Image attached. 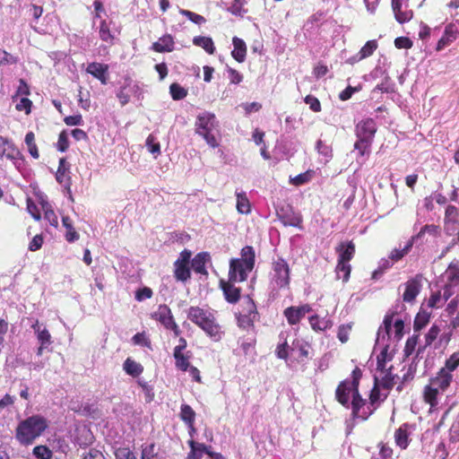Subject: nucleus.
Returning a JSON list of instances; mask_svg holds the SVG:
<instances>
[{
	"instance_id": "nucleus-1",
	"label": "nucleus",
	"mask_w": 459,
	"mask_h": 459,
	"mask_svg": "<svg viewBox=\"0 0 459 459\" xmlns=\"http://www.w3.org/2000/svg\"><path fill=\"white\" fill-rule=\"evenodd\" d=\"M48 428V420L40 414H33L21 420L15 429V438L23 446H30Z\"/></svg>"
},
{
	"instance_id": "nucleus-2",
	"label": "nucleus",
	"mask_w": 459,
	"mask_h": 459,
	"mask_svg": "<svg viewBox=\"0 0 459 459\" xmlns=\"http://www.w3.org/2000/svg\"><path fill=\"white\" fill-rule=\"evenodd\" d=\"M351 379H344L339 383L335 390V399L345 408H350L351 398L355 394V384L357 389L359 387V382L362 377V370L356 367L351 372Z\"/></svg>"
},
{
	"instance_id": "nucleus-3",
	"label": "nucleus",
	"mask_w": 459,
	"mask_h": 459,
	"mask_svg": "<svg viewBox=\"0 0 459 459\" xmlns=\"http://www.w3.org/2000/svg\"><path fill=\"white\" fill-rule=\"evenodd\" d=\"M273 281L279 289L289 288L290 283V269L282 257H278L272 263Z\"/></svg>"
},
{
	"instance_id": "nucleus-4",
	"label": "nucleus",
	"mask_w": 459,
	"mask_h": 459,
	"mask_svg": "<svg viewBox=\"0 0 459 459\" xmlns=\"http://www.w3.org/2000/svg\"><path fill=\"white\" fill-rule=\"evenodd\" d=\"M444 276L446 283L443 288L445 300H448L455 293H459V262H452L446 268Z\"/></svg>"
},
{
	"instance_id": "nucleus-5",
	"label": "nucleus",
	"mask_w": 459,
	"mask_h": 459,
	"mask_svg": "<svg viewBox=\"0 0 459 459\" xmlns=\"http://www.w3.org/2000/svg\"><path fill=\"white\" fill-rule=\"evenodd\" d=\"M354 385L355 394L350 402L351 416L353 419L367 420L374 413V408L370 407L369 402L362 397L359 389H357V383Z\"/></svg>"
},
{
	"instance_id": "nucleus-6",
	"label": "nucleus",
	"mask_w": 459,
	"mask_h": 459,
	"mask_svg": "<svg viewBox=\"0 0 459 459\" xmlns=\"http://www.w3.org/2000/svg\"><path fill=\"white\" fill-rule=\"evenodd\" d=\"M246 308L244 314H239L237 317V323L238 327L242 329H250L254 328L255 321L257 316V308L254 299L247 295L245 298Z\"/></svg>"
},
{
	"instance_id": "nucleus-7",
	"label": "nucleus",
	"mask_w": 459,
	"mask_h": 459,
	"mask_svg": "<svg viewBox=\"0 0 459 459\" xmlns=\"http://www.w3.org/2000/svg\"><path fill=\"white\" fill-rule=\"evenodd\" d=\"M421 280L422 275L417 274L403 283L404 291L402 295V299L404 303L413 304L415 302L422 287Z\"/></svg>"
},
{
	"instance_id": "nucleus-8",
	"label": "nucleus",
	"mask_w": 459,
	"mask_h": 459,
	"mask_svg": "<svg viewBox=\"0 0 459 459\" xmlns=\"http://www.w3.org/2000/svg\"><path fill=\"white\" fill-rule=\"evenodd\" d=\"M277 216L279 221L286 227L290 226L299 230L303 229L302 215L299 212H294L292 207L290 205L277 211Z\"/></svg>"
},
{
	"instance_id": "nucleus-9",
	"label": "nucleus",
	"mask_w": 459,
	"mask_h": 459,
	"mask_svg": "<svg viewBox=\"0 0 459 459\" xmlns=\"http://www.w3.org/2000/svg\"><path fill=\"white\" fill-rule=\"evenodd\" d=\"M377 126L373 118H365L359 121L355 126L356 137L361 140L373 142Z\"/></svg>"
},
{
	"instance_id": "nucleus-10",
	"label": "nucleus",
	"mask_w": 459,
	"mask_h": 459,
	"mask_svg": "<svg viewBox=\"0 0 459 459\" xmlns=\"http://www.w3.org/2000/svg\"><path fill=\"white\" fill-rule=\"evenodd\" d=\"M312 307L309 304H304L301 306H290L283 310V316H285L290 325H295L300 323L305 317L306 314L309 313Z\"/></svg>"
},
{
	"instance_id": "nucleus-11",
	"label": "nucleus",
	"mask_w": 459,
	"mask_h": 459,
	"mask_svg": "<svg viewBox=\"0 0 459 459\" xmlns=\"http://www.w3.org/2000/svg\"><path fill=\"white\" fill-rule=\"evenodd\" d=\"M459 37V20L450 22L445 27L444 33L438 40L436 50L440 51L450 46Z\"/></svg>"
},
{
	"instance_id": "nucleus-12",
	"label": "nucleus",
	"mask_w": 459,
	"mask_h": 459,
	"mask_svg": "<svg viewBox=\"0 0 459 459\" xmlns=\"http://www.w3.org/2000/svg\"><path fill=\"white\" fill-rule=\"evenodd\" d=\"M200 329H202L212 341L216 342H221L225 335L223 327L219 324L215 314L211 316L207 323L204 324Z\"/></svg>"
},
{
	"instance_id": "nucleus-13",
	"label": "nucleus",
	"mask_w": 459,
	"mask_h": 459,
	"mask_svg": "<svg viewBox=\"0 0 459 459\" xmlns=\"http://www.w3.org/2000/svg\"><path fill=\"white\" fill-rule=\"evenodd\" d=\"M215 312L210 308L191 306L187 310V318L196 326L201 328L204 324L207 323V320L210 319L211 316H213Z\"/></svg>"
},
{
	"instance_id": "nucleus-14",
	"label": "nucleus",
	"mask_w": 459,
	"mask_h": 459,
	"mask_svg": "<svg viewBox=\"0 0 459 459\" xmlns=\"http://www.w3.org/2000/svg\"><path fill=\"white\" fill-rule=\"evenodd\" d=\"M247 264L240 262L238 258H233L230 263L229 279L231 281H244L247 278V273L253 269L247 267Z\"/></svg>"
},
{
	"instance_id": "nucleus-15",
	"label": "nucleus",
	"mask_w": 459,
	"mask_h": 459,
	"mask_svg": "<svg viewBox=\"0 0 459 459\" xmlns=\"http://www.w3.org/2000/svg\"><path fill=\"white\" fill-rule=\"evenodd\" d=\"M236 281L221 280L220 288L223 292L224 298L227 302L236 304L239 301L241 297V289L235 286Z\"/></svg>"
},
{
	"instance_id": "nucleus-16",
	"label": "nucleus",
	"mask_w": 459,
	"mask_h": 459,
	"mask_svg": "<svg viewBox=\"0 0 459 459\" xmlns=\"http://www.w3.org/2000/svg\"><path fill=\"white\" fill-rule=\"evenodd\" d=\"M108 70L109 66L108 64L91 62L89 63L86 67V73L92 75L94 78L99 80L101 84L106 85L108 81Z\"/></svg>"
},
{
	"instance_id": "nucleus-17",
	"label": "nucleus",
	"mask_w": 459,
	"mask_h": 459,
	"mask_svg": "<svg viewBox=\"0 0 459 459\" xmlns=\"http://www.w3.org/2000/svg\"><path fill=\"white\" fill-rule=\"evenodd\" d=\"M56 181L62 185L65 189L70 191L72 179L70 177V166L65 158L59 160L58 168L56 173Z\"/></svg>"
},
{
	"instance_id": "nucleus-18",
	"label": "nucleus",
	"mask_w": 459,
	"mask_h": 459,
	"mask_svg": "<svg viewBox=\"0 0 459 459\" xmlns=\"http://www.w3.org/2000/svg\"><path fill=\"white\" fill-rule=\"evenodd\" d=\"M21 157V152L13 143L0 135V160L4 158L15 160Z\"/></svg>"
},
{
	"instance_id": "nucleus-19",
	"label": "nucleus",
	"mask_w": 459,
	"mask_h": 459,
	"mask_svg": "<svg viewBox=\"0 0 459 459\" xmlns=\"http://www.w3.org/2000/svg\"><path fill=\"white\" fill-rule=\"evenodd\" d=\"M152 317L159 321L167 330L176 322L171 309L166 304L160 305L157 311L152 315Z\"/></svg>"
},
{
	"instance_id": "nucleus-20",
	"label": "nucleus",
	"mask_w": 459,
	"mask_h": 459,
	"mask_svg": "<svg viewBox=\"0 0 459 459\" xmlns=\"http://www.w3.org/2000/svg\"><path fill=\"white\" fill-rule=\"evenodd\" d=\"M452 381V375L446 369L441 368L437 376L429 380V385L441 393L446 390Z\"/></svg>"
},
{
	"instance_id": "nucleus-21",
	"label": "nucleus",
	"mask_w": 459,
	"mask_h": 459,
	"mask_svg": "<svg viewBox=\"0 0 459 459\" xmlns=\"http://www.w3.org/2000/svg\"><path fill=\"white\" fill-rule=\"evenodd\" d=\"M380 389L381 387H379L378 385V378L375 377L374 385L368 395V402L370 403V407L374 408V412L377 410L380 404L386 400L389 394L388 393L382 394Z\"/></svg>"
},
{
	"instance_id": "nucleus-22",
	"label": "nucleus",
	"mask_w": 459,
	"mask_h": 459,
	"mask_svg": "<svg viewBox=\"0 0 459 459\" xmlns=\"http://www.w3.org/2000/svg\"><path fill=\"white\" fill-rule=\"evenodd\" d=\"M335 251L338 254L337 262L349 263L355 255V245L352 241L341 242Z\"/></svg>"
},
{
	"instance_id": "nucleus-23",
	"label": "nucleus",
	"mask_w": 459,
	"mask_h": 459,
	"mask_svg": "<svg viewBox=\"0 0 459 459\" xmlns=\"http://www.w3.org/2000/svg\"><path fill=\"white\" fill-rule=\"evenodd\" d=\"M174 46L173 37L170 34H166L152 43V49L158 53L171 52L174 50Z\"/></svg>"
},
{
	"instance_id": "nucleus-24",
	"label": "nucleus",
	"mask_w": 459,
	"mask_h": 459,
	"mask_svg": "<svg viewBox=\"0 0 459 459\" xmlns=\"http://www.w3.org/2000/svg\"><path fill=\"white\" fill-rule=\"evenodd\" d=\"M402 1L403 0H392V9L394 13L395 20L399 23L407 22L413 16L411 10H409L408 8H405V10L402 9Z\"/></svg>"
},
{
	"instance_id": "nucleus-25",
	"label": "nucleus",
	"mask_w": 459,
	"mask_h": 459,
	"mask_svg": "<svg viewBox=\"0 0 459 459\" xmlns=\"http://www.w3.org/2000/svg\"><path fill=\"white\" fill-rule=\"evenodd\" d=\"M409 425L404 423L401 425L394 432V442L401 449H406L410 444Z\"/></svg>"
},
{
	"instance_id": "nucleus-26",
	"label": "nucleus",
	"mask_w": 459,
	"mask_h": 459,
	"mask_svg": "<svg viewBox=\"0 0 459 459\" xmlns=\"http://www.w3.org/2000/svg\"><path fill=\"white\" fill-rule=\"evenodd\" d=\"M233 50L231 52L232 57L238 63H243L247 56V45L242 39L234 37L232 39Z\"/></svg>"
},
{
	"instance_id": "nucleus-27",
	"label": "nucleus",
	"mask_w": 459,
	"mask_h": 459,
	"mask_svg": "<svg viewBox=\"0 0 459 459\" xmlns=\"http://www.w3.org/2000/svg\"><path fill=\"white\" fill-rule=\"evenodd\" d=\"M311 328L315 332H324L332 328L333 321L325 317L321 318L318 315H313L308 317Z\"/></svg>"
},
{
	"instance_id": "nucleus-28",
	"label": "nucleus",
	"mask_w": 459,
	"mask_h": 459,
	"mask_svg": "<svg viewBox=\"0 0 459 459\" xmlns=\"http://www.w3.org/2000/svg\"><path fill=\"white\" fill-rule=\"evenodd\" d=\"M210 261V255L207 252L198 253L192 260V267L197 273L207 274L206 263Z\"/></svg>"
},
{
	"instance_id": "nucleus-29",
	"label": "nucleus",
	"mask_w": 459,
	"mask_h": 459,
	"mask_svg": "<svg viewBox=\"0 0 459 459\" xmlns=\"http://www.w3.org/2000/svg\"><path fill=\"white\" fill-rule=\"evenodd\" d=\"M440 328L437 325H433L428 331V333L425 334V344L423 346H419L416 351L415 358L419 357L420 353H422L425 349L429 346H430L434 341L437 340L440 333Z\"/></svg>"
},
{
	"instance_id": "nucleus-30",
	"label": "nucleus",
	"mask_w": 459,
	"mask_h": 459,
	"mask_svg": "<svg viewBox=\"0 0 459 459\" xmlns=\"http://www.w3.org/2000/svg\"><path fill=\"white\" fill-rule=\"evenodd\" d=\"M110 23L106 20H101L100 22L99 36L100 39L106 42L108 46L115 44V35L111 32Z\"/></svg>"
},
{
	"instance_id": "nucleus-31",
	"label": "nucleus",
	"mask_w": 459,
	"mask_h": 459,
	"mask_svg": "<svg viewBox=\"0 0 459 459\" xmlns=\"http://www.w3.org/2000/svg\"><path fill=\"white\" fill-rule=\"evenodd\" d=\"M174 277L179 281H188L191 278L189 264L176 260L174 263Z\"/></svg>"
},
{
	"instance_id": "nucleus-32",
	"label": "nucleus",
	"mask_w": 459,
	"mask_h": 459,
	"mask_svg": "<svg viewBox=\"0 0 459 459\" xmlns=\"http://www.w3.org/2000/svg\"><path fill=\"white\" fill-rule=\"evenodd\" d=\"M213 119H214V115L207 114V115H204V116H199L197 118V121L195 123L196 134H201L203 133L212 131V129L213 127V123H212Z\"/></svg>"
},
{
	"instance_id": "nucleus-33",
	"label": "nucleus",
	"mask_w": 459,
	"mask_h": 459,
	"mask_svg": "<svg viewBox=\"0 0 459 459\" xmlns=\"http://www.w3.org/2000/svg\"><path fill=\"white\" fill-rule=\"evenodd\" d=\"M439 394H441V392L439 390L434 388L429 384H428L424 387L423 400L426 403L429 404L431 410L437 407V405L438 403L437 396Z\"/></svg>"
},
{
	"instance_id": "nucleus-34",
	"label": "nucleus",
	"mask_w": 459,
	"mask_h": 459,
	"mask_svg": "<svg viewBox=\"0 0 459 459\" xmlns=\"http://www.w3.org/2000/svg\"><path fill=\"white\" fill-rule=\"evenodd\" d=\"M193 44L202 48L209 55L214 54L216 48L211 37L196 36L193 39Z\"/></svg>"
},
{
	"instance_id": "nucleus-35",
	"label": "nucleus",
	"mask_w": 459,
	"mask_h": 459,
	"mask_svg": "<svg viewBox=\"0 0 459 459\" xmlns=\"http://www.w3.org/2000/svg\"><path fill=\"white\" fill-rule=\"evenodd\" d=\"M62 222L63 226L65 228L66 232L65 235V240L69 243L74 242L75 240H78L80 238L79 233L75 230L73 221L69 216H63L62 217Z\"/></svg>"
},
{
	"instance_id": "nucleus-36",
	"label": "nucleus",
	"mask_w": 459,
	"mask_h": 459,
	"mask_svg": "<svg viewBox=\"0 0 459 459\" xmlns=\"http://www.w3.org/2000/svg\"><path fill=\"white\" fill-rule=\"evenodd\" d=\"M37 334V339L43 346H48L51 343V335L48 330L44 327L41 329L39 320H36L35 324L31 325Z\"/></svg>"
},
{
	"instance_id": "nucleus-37",
	"label": "nucleus",
	"mask_w": 459,
	"mask_h": 459,
	"mask_svg": "<svg viewBox=\"0 0 459 459\" xmlns=\"http://www.w3.org/2000/svg\"><path fill=\"white\" fill-rule=\"evenodd\" d=\"M430 316H431L430 312L420 308L414 318V322H413L414 332H419L422 328H424L429 323Z\"/></svg>"
},
{
	"instance_id": "nucleus-38",
	"label": "nucleus",
	"mask_w": 459,
	"mask_h": 459,
	"mask_svg": "<svg viewBox=\"0 0 459 459\" xmlns=\"http://www.w3.org/2000/svg\"><path fill=\"white\" fill-rule=\"evenodd\" d=\"M195 411L188 404H182L180 407L179 417L188 428H192L195 421Z\"/></svg>"
},
{
	"instance_id": "nucleus-39",
	"label": "nucleus",
	"mask_w": 459,
	"mask_h": 459,
	"mask_svg": "<svg viewBox=\"0 0 459 459\" xmlns=\"http://www.w3.org/2000/svg\"><path fill=\"white\" fill-rule=\"evenodd\" d=\"M123 368L126 374L134 377H139L143 371V367L131 358L125 360Z\"/></svg>"
},
{
	"instance_id": "nucleus-40",
	"label": "nucleus",
	"mask_w": 459,
	"mask_h": 459,
	"mask_svg": "<svg viewBox=\"0 0 459 459\" xmlns=\"http://www.w3.org/2000/svg\"><path fill=\"white\" fill-rule=\"evenodd\" d=\"M240 262L247 264V268L254 269L255 255L253 247L246 246L241 249V258H238Z\"/></svg>"
},
{
	"instance_id": "nucleus-41",
	"label": "nucleus",
	"mask_w": 459,
	"mask_h": 459,
	"mask_svg": "<svg viewBox=\"0 0 459 459\" xmlns=\"http://www.w3.org/2000/svg\"><path fill=\"white\" fill-rule=\"evenodd\" d=\"M392 368L393 367H390L388 369L385 370L383 372L385 375L380 380L378 379L379 387L386 390L388 394L394 386V376L392 374Z\"/></svg>"
},
{
	"instance_id": "nucleus-42",
	"label": "nucleus",
	"mask_w": 459,
	"mask_h": 459,
	"mask_svg": "<svg viewBox=\"0 0 459 459\" xmlns=\"http://www.w3.org/2000/svg\"><path fill=\"white\" fill-rule=\"evenodd\" d=\"M413 244H414L413 239L410 238L403 248L393 249L389 255V259H391L394 263L402 260L411 251V249L413 247Z\"/></svg>"
},
{
	"instance_id": "nucleus-43",
	"label": "nucleus",
	"mask_w": 459,
	"mask_h": 459,
	"mask_svg": "<svg viewBox=\"0 0 459 459\" xmlns=\"http://www.w3.org/2000/svg\"><path fill=\"white\" fill-rule=\"evenodd\" d=\"M41 207L44 212V218L49 224L55 228L58 227V219L50 204L47 201L41 202Z\"/></svg>"
},
{
	"instance_id": "nucleus-44",
	"label": "nucleus",
	"mask_w": 459,
	"mask_h": 459,
	"mask_svg": "<svg viewBox=\"0 0 459 459\" xmlns=\"http://www.w3.org/2000/svg\"><path fill=\"white\" fill-rule=\"evenodd\" d=\"M25 143L31 157L34 159H39V152L35 142V134L33 132L30 131L26 134Z\"/></svg>"
},
{
	"instance_id": "nucleus-45",
	"label": "nucleus",
	"mask_w": 459,
	"mask_h": 459,
	"mask_svg": "<svg viewBox=\"0 0 459 459\" xmlns=\"http://www.w3.org/2000/svg\"><path fill=\"white\" fill-rule=\"evenodd\" d=\"M176 368L181 371H186L190 368L189 356L183 352L173 351Z\"/></svg>"
},
{
	"instance_id": "nucleus-46",
	"label": "nucleus",
	"mask_w": 459,
	"mask_h": 459,
	"mask_svg": "<svg viewBox=\"0 0 459 459\" xmlns=\"http://www.w3.org/2000/svg\"><path fill=\"white\" fill-rule=\"evenodd\" d=\"M353 325L354 323L352 322L339 325L337 331V338L342 343H346L349 341Z\"/></svg>"
},
{
	"instance_id": "nucleus-47",
	"label": "nucleus",
	"mask_w": 459,
	"mask_h": 459,
	"mask_svg": "<svg viewBox=\"0 0 459 459\" xmlns=\"http://www.w3.org/2000/svg\"><path fill=\"white\" fill-rule=\"evenodd\" d=\"M335 271L338 278L342 279L343 282H347L350 279L351 266L349 263L337 262Z\"/></svg>"
},
{
	"instance_id": "nucleus-48",
	"label": "nucleus",
	"mask_w": 459,
	"mask_h": 459,
	"mask_svg": "<svg viewBox=\"0 0 459 459\" xmlns=\"http://www.w3.org/2000/svg\"><path fill=\"white\" fill-rule=\"evenodd\" d=\"M419 337H420L419 334H413L412 336H411L407 339L405 345H404V349H403L404 359H408L416 351V346L419 342Z\"/></svg>"
},
{
	"instance_id": "nucleus-49",
	"label": "nucleus",
	"mask_w": 459,
	"mask_h": 459,
	"mask_svg": "<svg viewBox=\"0 0 459 459\" xmlns=\"http://www.w3.org/2000/svg\"><path fill=\"white\" fill-rule=\"evenodd\" d=\"M373 142L357 138L354 143V149L358 151L360 157L368 156Z\"/></svg>"
},
{
	"instance_id": "nucleus-50",
	"label": "nucleus",
	"mask_w": 459,
	"mask_h": 459,
	"mask_svg": "<svg viewBox=\"0 0 459 459\" xmlns=\"http://www.w3.org/2000/svg\"><path fill=\"white\" fill-rule=\"evenodd\" d=\"M237 210L242 214L250 212V204L245 193L237 194Z\"/></svg>"
},
{
	"instance_id": "nucleus-51",
	"label": "nucleus",
	"mask_w": 459,
	"mask_h": 459,
	"mask_svg": "<svg viewBox=\"0 0 459 459\" xmlns=\"http://www.w3.org/2000/svg\"><path fill=\"white\" fill-rule=\"evenodd\" d=\"M169 93L174 100H180L187 96V90L177 82H173L169 86Z\"/></svg>"
},
{
	"instance_id": "nucleus-52",
	"label": "nucleus",
	"mask_w": 459,
	"mask_h": 459,
	"mask_svg": "<svg viewBox=\"0 0 459 459\" xmlns=\"http://www.w3.org/2000/svg\"><path fill=\"white\" fill-rule=\"evenodd\" d=\"M141 459H162L156 452V446L154 443L142 446Z\"/></svg>"
},
{
	"instance_id": "nucleus-53",
	"label": "nucleus",
	"mask_w": 459,
	"mask_h": 459,
	"mask_svg": "<svg viewBox=\"0 0 459 459\" xmlns=\"http://www.w3.org/2000/svg\"><path fill=\"white\" fill-rule=\"evenodd\" d=\"M439 232L440 229L438 226L434 224H427L420 229V232L417 235L412 236L411 238L413 239V242H415L426 233L432 236H437Z\"/></svg>"
},
{
	"instance_id": "nucleus-54",
	"label": "nucleus",
	"mask_w": 459,
	"mask_h": 459,
	"mask_svg": "<svg viewBox=\"0 0 459 459\" xmlns=\"http://www.w3.org/2000/svg\"><path fill=\"white\" fill-rule=\"evenodd\" d=\"M395 312L394 311H391V312H387L384 317V320H383V326H380L379 329H378V336H380L381 334V332L384 330L385 331V333L390 337V333H391V329H392V324L394 322V316H395Z\"/></svg>"
},
{
	"instance_id": "nucleus-55",
	"label": "nucleus",
	"mask_w": 459,
	"mask_h": 459,
	"mask_svg": "<svg viewBox=\"0 0 459 459\" xmlns=\"http://www.w3.org/2000/svg\"><path fill=\"white\" fill-rule=\"evenodd\" d=\"M32 454L38 459H52L53 456L52 450L44 445L36 446L32 450Z\"/></svg>"
},
{
	"instance_id": "nucleus-56",
	"label": "nucleus",
	"mask_w": 459,
	"mask_h": 459,
	"mask_svg": "<svg viewBox=\"0 0 459 459\" xmlns=\"http://www.w3.org/2000/svg\"><path fill=\"white\" fill-rule=\"evenodd\" d=\"M378 45L377 40H368L366 44L361 48L359 51V58L364 59L373 55V53L377 50Z\"/></svg>"
},
{
	"instance_id": "nucleus-57",
	"label": "nucleus",
	"mask_w": 459,
	"mask_h": 459,
	"mask_svg": "<svg viewBox=\"0 0 459 459\" xmlns=\"http://www.w3.org/2000/svg\"><path fill=\"white\" fill-rule=\"evenodd\" d=\"M148 151L157 157L160 154V144L153 134H149L145 142Z\"/></svg>"
},
{
	"instance_id": "nucleus-58",
	"label": "nucleus",
	"mask_w": 459,
	"mask_h": 459,
	"mask_svg": "<svg viewBox=\"0 0 459 459\" xmlns=\"http://www.w3.org/2000/svg\"><path fill=\"white\" fill-rule=\"evenodd\" d=\"M446 300L444 299L440 290L432 293L428 299V306L431 308L441 307Z\"/></svg>"
},
{
	"instance_id": "nucleus-59",
	"label": "nucleus",
	"mask_w": 459,
	"mask_h": 459,
	"mask_svg": "<svg viewBox=\"0 0 459 459\" xmlns=\"http://www.w3.org/2000/svg\"><path fill=\"white\" fill-rule=\"evenodd\" d=\"M459 219V209L455 205H448L445 212V221L455 223Z\"/></svg>"
},
{
	"instance_id": "nucleus-60",
	"label": "nucleus",
	"mask_w": 459,
	"mask_h": 459,
	"mask_svg": "<svg viewBox=\"0 0 459 459\" xmlns=\"http://www.w3.org/2000/svg\"><path fill=\"white\" fill-rule=\"evenodd\" d=\"M179 13L195 24L201 25L203 23H205V22H206V19L204 16H202L198 13H195L194 12L185 10V9H180Z\"/></svg>"
},
{
	"instance_id": "nucleus-61",
	"label": "nucleus",
	"mask_w": 459,
	"mask_h": 459,
	"mask_svg": "<svg viewBox=\"0 0 459 459\" xmlns=\"http://www.w3.org/2000/svg\"><path fill=\"white\" fill-rule=\"evenodd\" d=\"M313 171L307 170L304 173H300L295 178H291L290 182L295 186H301L309 182L312 178Z\"/></svg>"
},
{
	"instance_id": "nucleus-62",
	"label": "nucleus",
	"mask_w": 459,
	"mask_h": 459,
	"mask_svg": "<svg viewBox=\"0 0 459 459\" xmlns=\"http://www.w3.org/2000/svg\"><path fill=\"white\" fill-rule=\"evenodd\" d=\"M114 454L116 459H137L129 447H118Z\"/></svg>"
},
{
	"instance_id": "nucleus-63",
	"label": "nucleus",
	"mask_w": 459,
	"mask_h": 459,
	"mask_svg": "<svg viewBox=\"0 0 459 459\" xmlns=\"http://www.w3.org/2000/svg\"><path fill=\"white\" fill-rule=\"evenodd\" d=\"M304 101L307 105L309 106V108L313 111V112H320L322 108H321V103L319 101V100L313 96V95H307L304 99Z\"/></svg>"
},
{
	"instance_id": "nucleus-64",
	"label": "nucleus",
	"mask_w": 459,
	"mask_h": 459,
	"mask_svg": "<svg viewBox=\"0 0 459 459\" xmlns=\"http://www.w3.org/2000/svg\"><path fill=\"white\" fill-rule=\"evenodd\" d=\"M459 366V352L453 353L446 360V367L444 368L451 373V371H454L457 367Z\"/></svg>"
}]
</instances>
